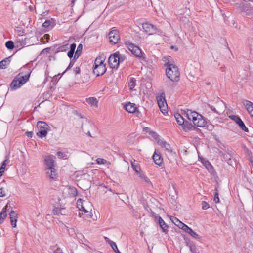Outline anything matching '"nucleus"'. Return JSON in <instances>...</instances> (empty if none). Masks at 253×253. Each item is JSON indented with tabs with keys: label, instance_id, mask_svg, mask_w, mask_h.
Returning <instances> with one entry per match:
<instances>
[{
	"label": "nucleus",
	"instance_id": "obj_1",
	"mask_svg": "<svg viewBox=\"0 0 253 253\" xmlns=\"http://www.w3.org/2000/svg\"><path fill=\"white\" fill-rule=\"evenodd\" d=\"M183 115L190 121H192L193 125L199 127H204L207 124L203 116L197 112L191 110H184Z\"/></svg>",
	"mask_w": 253,
	"mask_h": 253
},
{
	"label": "nucleus",
	"instance_id": "obj_2",
	"mask_svg": "<svg viewBox=\"0 0 253 253\" xmlns=\"http://www.w3.org/2000/svg\"><path fill=\"white\" fill-rule=\"evenodd\" d=\"M55 157L53 155H48L44 157V161L47 167L46 174L47 176L52 179H55L57 177V173L54 168Z\"/></svg>",
	"mask_w": 253,
	"mask_h": 253
},
{
	"label": "nucleus",
	"instance_id": "obj_3",
	"mask_svg": "<svg viewBox=\"0 0 253 253\" xmlns=\"http://www.w3.org/2000/svg\"><path fill=\"white\" fill-rule=\"evenodd\" d=\"M30 75V73L25 75L22 73H19L11 82L10 90H14L20 88L29 80Z\"/></svg>",
	"mask_w": 253,
	"mask_h": 253
},
{
	"label": "nucleus",
	"instance_id": "obj_4",
	"mask_svg": "<svg viewBox=\"0 0 253 253\" xmlns=\"http://www.w3.org/2000/svg\"><path fill=\"white\" fill-rule=\"evenodd\" d=\"M166 74L167 77L171 81L177 82L179 80V72L177 67L172 64L167 63Z\"/></svg>",
	"mask_w": 253,
	"mask_h": 253
},
{
	"label": "nucleus",
	"instance_id": "obj_5",
	"mask_svg": "<svg viewBox=\"0 0 253 253\" xmlns=\"http://www.w3.org/2000/svg\"><path fill=\"white\" fill-rule=\"evenodd\" d=\"M125 44L128 49L131 51V53L135 56L137 57H142L143 59L145 58V54L142 52L138 46L128 41H126Z\"/></svg>",
	"mask_w": 253,
	"mask_h": 253
},
{
	"label": "nucleus",
	"instance_id": "obj_6",
	"mask_svg": "<svg viewBox=\"0 0 253 253\" xmlns=\"http://www.w3.org/2000/svg\"><path fill=\"white\" fill-rule=\"evenodd\" d=\"M37 128L39 129L37 133V136L40 138L45 137L47 134V131L49 130L50 126L48 124L43 121H39L37 124Z\"/></svg>",
	"mask_w": 253,
	"mask_h": 253
},
{
	"label": "nucleus",
	"instance_id": "obj_7",
	"mask_svg": "<svg viewBox=\"0 0 253 253\" xmlns=\"http://www.w3.org/2000/svg\"><path fill=\"white\" fill-rule=\"evenodd\" d=\"M93 68V73L97 76L103 75L106 71L105 64L103 63L102 61H98V58L96 59Z\"/></svg>",
	"mask_w": 253,
	"mask_h": 253
},
{
	"label": "nucleus",
	"instance_id": "obj_8",
	"mask_svg": "<svg viewBox=\"0 0 253 253\" xmlns=\"http://www.w3.org/2000/svg\"><path fill=\"white\" fill-rule=\"evenodd\" d=\"M142 28L144 31L149 35L155 34L158 32V30L156 26L149 23H143Z\"/></svg>",
	"mask_w": 253,
	"mask_h": 253
},
{
	"label": "nucleus",
	"instance_id": "obj_9",
	"mask_svg": "<svg viewBox=\"0 0 253 253\" xmlns=\"http://www.w3.org/2000/svg\"><path fill=\"white\" fill-rule=\"evenodd\" d=\"M110 42L115 44L120 41V38L119 31L117 30H113L110 31L108 34Z\"/></svg>",
	"mask_w": 253,
	"mask_h": 253
},
{
	"label": "nucleus",
	"instance_id": "obj_10",
	"mask_svg": "<svg viewBox=\"0 0 253 253\" xmlns=\"http://www.w3.org/2000/svg\"><path fill=\"white\" fill-rule=\"evenodd\" d=\"M117 55H119L118 51L111 55L108 59V63L110 67L116 69H117L119 66V61H117Z\"/></svg>",
	"mask_w": 253,
	"mask_h": 253
},
{
	"label": "nucleus",
	"instance_id": "obj_11",
	"mask_svg": "<svg viewBox=\"0 0 253 253\" xmlns=\"http://www.w3.org/2000/svg\"><path fill=\"white\" fill-rule=\"evenodd\" d=\"M229 117L231 120L235 121L236 124L238 125L239 126L242 130L246 132H249L248 128L246 126L244 123L239 117L237 115H233L230 116Z\"/></svg>",
	"mask_w": 253,
	"mask_h": 253
},
{
	"label": "nucleus",
	"instance_id": "obj_12",
	"mask_svg": "<svg viewBox=\"0 0 253 253\" xmlns=\"http://www.w3.org/2000/svg\"><path fill=\"white\" fill-rule=\"evenodd\" d=\"M182 126L183 130L185 132L191 130H194L196 128L195 126L187 121H184L183 124L181 125Z\"/></svg>",
	"mask_w": 253,
	"mask_h": 253
},
{
	"label": "nucleus",
	"instance_id": "obj_13",
	"mask_svg": "<svg viewBox=\"0 0 253 253\" xmlns=\"http://www.w3.org/2000/svg\"><path fill=\"white\" fill-rule=\"evenodd\" d=\"M157 100L159 108L164 107L167 106V102L165 98V93H162L157 97Z\"/></svg>",
	"mask_w": 253,
	"mask_h": 253
},
{
	"label": "nucleus",
	"instance_id": "obj_14",
	"mask_svg": "<svg viewBox=\"0 0 253 253\" xmlns=\"http://www.w3.org/2000/svg\"><path fill=\"white\" fill-rule=\"evenodd\" d=\"M124 108L129 113H134L136 112L137 110L136 104L134 103H131L130 102L126 103V104L124 106Z\"/></svg>",
	"mask_w": 253,
	"mask_h": 253
},
{
	"label": "nucleus",
	"instance_id": "obj_15",
	"mask_svg": "<svg viewBox=\"0 0 253 253\" xmlns=\"http://www.w3.org/2000/svg\"><path fill=\"white\" fill-rule=\"evenodd\" d=\"M53 213L54 215L59 216L60 215H66V212L65 208H61V206L59 207L57 205V207L55 206V208L53 210Z\"/></svg>",
	"mask_w": 253,
	"mask_h": 253
},
{
	"label": "nucleus",
	"instance_id": "obj_16",
	"mask_svg": "<svg viewBox=\"0 0 253 253\" xmlns=\"http://www.w3.org/2000/svg\"><path fill=\"white\" fill-rule=\"evenodd\" d=\"M158 143L169 153L172 152V149L170 145L166 141L159 139L158 141Z\"/></svg>",
	"mask_w": 253,
	"mask_h": 253
},
{
	"label": "nucleus",
	"instance_id": "obj_17",
	"mask_svg": "<svg viewBox=\"0 0 253 253\" xmlns=\"http://www.w3.org/2000/svg\"><path fill=\"white\" fill-rule=\"evenodd\" d=\"M17 214L13 211H11L9 213L10 222L13 227L16 226V222L17 221Z\"/></svg>",
	"mask_w": 253,
	"mask_h": 253
},
{
	"label": "nucleus",
	"instance_id": "obj_18",
	"mask_svg": "<svg viewBox=\"0 0 253 253\" xmlns=\"http://www.w3.org/2000/svg\"><path fill=\"white\" fill-rule=\"evenodd\" d=\"M10 207V205H9V203H8L5 206V208H3L1 211L0 213V224L2 223L3 222V220L4 218L6 217L7 214H6V210H8V208Z\"/></svg>",
	"mask_w": 253,
	"mask_h": 253
},
{
	"label": "nucleus",
	"instance_id": "obj_19",
	"mask_svg": "<svg viewBox=\"0 0 253 253\" xmlns=\"http://www.w3.org/2000/svg\"><path fill=\"white\" fill-rule=\"evenodd\" d=\"M177 193L176 187L174 185L172 186V188H169V195L171 196V198L173 201H175L177 198Z\"/></svg>",
	"mask_w": 253,
	"mask_h": 253
},
{
	"label": "nucleus",
	"instance_id": "obj_20",
	"mask_svg": "<svg viewBox=\"0 0 253 253\" xmlns=\"http://www.w3.org/2000/svg\"><path fill=\"white\" fill-rule=\"evenodd\" d=\"M158 223L164 232L166 233L168 231V226L165 223L162 217H159Z\"/></svg>",
	"mask_w": 253,
	"mask_h": 253
},
{
	"label": "nucleus",
	"instance_id": "obj_21",
	"mask_svg": "<svg viewBox=\"0 0 253 253\" xmlns=\"http://www.w3.org/2000/svg\"><path fill=\"white\" fill-rule=\"evenodd\" d=\"M11 56L3 59L2 60L0 61V68L4 69L6 68L7 66L9 64L10 62Z\"/></svg>",
	"mask_w": 253,
	"mask_h": 253
},
{
	"label": "nucleus",
	"instance_id": "obj_22",
	"mask_svg": "<svg viewBox=\"0 0 253 253\" xmlns=\"http://www.w3.org/2000/svg\"><path fill=\"white\" fill-rule=\"evenodd\" d=\"M55 25V20L53 18L50 20H46L43 24L42 26L44 28H53Z\"/></svg>",
	"mask_w": 253,
	"mask_h": 253
},
{
	"label": "nucleus",
	"instance_id": "obj_23",
	"mask_svg": "<svg viewBox=\"0 0 253 253\" xmlns=\"http://www.w3.org/2000/svg\"><path fill=\"white\" fill-rule=\"evenodd\" d=\"M153 159L155 163L158 165H160L162 162V159L160 154H157L155 151L154 154L153 155Z\"/></svg>",
	"mask_w": 253,
	"mask_h": 253
},
{
	"label": "nucleus",
	"instance_id": "obj_24",
	"mask_svg": "<svg viewBox=\"0 0 253 253\" xmlns=\"http://www.w3.org/2000/svg\"><path fill=\"white\" fill-rule=\"evenodd\" d=\"M131 167L135 171V172L138 174L140 172L141 168L139 165L138 164L135 160L134 161L131 162Z\"/></svg>",
	"mask_w": 253,
	"mask_h": 253
},
{
	"label": "nucleus",
	"instance_id": "obj_25",
	"mask_svg": "<svg viewBox=\"0 0 253 253\" xmlns=\"http://www.w3.org/2000/svg\"><path fill=\"white\" fill-rule=\"evenodd\" d=\"M83 201H84L82 199H79L77 200V206L80 210L84 211V213H87L88 211L85 209L83 204Z\"/></svg>",
	"mask_w": 253,
	"mask_h": 253
},
{
	"label": "nucleus",
	"instance_id": "obj_26",
	"mask_svg": "<svg viewBox=\"0 0 253 253\" xmlns=\"http://www.w3.org/2000/svg\"><path fill=\"white\" fill-rule=\"evenodd\" d=\"M186 233L189 234L193 237L197 239L199 238V235L194 232L191 228L189 227L188 226L185 227V229L184 230Z\"/></svg>",
	"mask_w": 253,
	"mask_h": 253
},
{
	"label": "nucleus",
	"instance_id": "obj_27",
	"mask_svg": "<svg viewBox=\"0 0 253 253\" xmlns=\"http://www.w3.org/2000/svg\"><path fill=\"white\" fill-rule=\"evenodd\" d=\"M223 159L227 162V163L230 165H232L233 161L231 159V156L229 153H222V154Z\"/></svg>",
	"mask_w": 253,
	"mask_h": 253
},
{
	"label": "nucleus",
	"instance_id": "obj_28",
	"mask_svg": "<svg viewBox=\"0 0 253 253\" xmlns=\"http://www.w3.org/2000/svg\"><path fill=\"white\" fill-rule=\"evenodd\" d=\"M243 104L249 112L250 111L253 110V103L252 102L248 100H244Z\"/></svg>",
	"mask_w": 253,
	"mask_h": 253
},
{
	"label": "nucleus",
	"instance_id": "obj_29",
	"mask_svg": "<svg viewBox=\"0 0 253 253\" xmlns=\"http://www.w3.org/2000/svg\"><path fill=\"white\" fill-rule=\"evenodd\" d=\"M86 102L92 106H96L97 105L98 101L96 98L89 97L86 99Z\"/></svg>",
	"mask_w": 253,
	"mask_h": 253
},
{
	"label": "nucleus",
	"instance_id": "obj_30",
	"mask_svg": "<svg viewBox=\"0 0 253 253\" xmlns=\"http://www.w3.org/2000/svg\"><path fill=\"white\" fill-rule=\"evenodd\" d=\"M174 117L175 119L176 120L177 122L179 125H181L182 124H183L184 122V119L183 116L179 113H176L174 115Z\"/></svg>",
	"mask_w": 253,
	"mask_h": 253
},
{
	"label": "nucleus",
	"instance_id": "obj_31",
	"mask_svg": "<svg viewBox=\"0 0 253 253\" xmlns=\"http://www.w3.org/2000/svg\"><path fill=\"white\" fill-rule=\"evenodd\" d=\"M171 80L166 82V89L169 90H172L175 87L174 84Z\"/></svg>",
	"mask_w": 253,
	"mask_h": 253
},
{
	"label": "nucleus",
	"instance_id": "obj_32",
	"mask_svg": "<svg viewBox=\"0 0 253 253\" xmlns=\"http://www.w3.org/2000/svg\"><path fill=\"white\" fill-rule=\"evenodd\" d=\"M68 49V44H66L65 45H62L59 47L57 50L55 51V53H58L59 52H65Z\"/></svg>",
	"mask_w": 253,
	"mask_h": 253
},
{
	"label": "nucleus",
	"instance_id": "obj_33",
	"mask_svg": "<svg viewBox=\"0 0 253 253\" xmlns=\"http://www.w3.org/2000/svg\"><path fill=\"white\" fill-rule=\"evenodd\" d=\"M5 46L8 49H13L14 48V44L12 41L9 40L6 42Z\"/></svg>",
	"mask_w": 253,
	"mask_h": 253
},
{
	"label": "nucleus",
	"instance_id": "obj_34",
	"mask_svg": "<svg viewBox=\"0 0 253 253\" xmlns=\"http://www.w3.org/2000/svg\"><path fill=\"white\" fill-rule=\"evenodd\" d=\"M83 49V45L82 44H80L77 47V49L76 50V51L75 53V57H79L80 56L81 54L82 51Z\"/></svg>",
	"mask_w": 253,
	"mask_h": 253
},
{
	"label": "nucleus",
	"instance_id": "obj_35",
	"mask_svg": "<svg viewBox=\"0 0 253 253\" xmlns=\"http://www.w3.org/2000/svg\"><path fill=\"white\" fill-rule=\"evenodd\" d=\"M79 57H75V55H74V58L70 61V63H69L68 67L66 68V69L63 72V73H65L66 71L69 70L71 67H73V66L74 65V64L75 62V61H76V60Z\"/></svg>",
	"mask_w": 253,
	"mask_h": 253
},
{
	"label": "nucleus",
	"instance_id": "obj_36",
	"mask_svg": "<svg viewBox=\"0 0 253 253\" xmlns=\"http://www.w3.org/2000/svg\"><path fill=\"white\" fill-rule=\"evenodd\" d=\"M136 80L134 78H132L130 79L128 85L130 88V89H132L135 86Z\"/></svg>",
	"mask_w": 253,
	"mask_h": 253
},
{
	"label": "nucleus",
	"instance_id": "obj_37",
	"mask_svg": "<svg viewBox=\"0 0 253 253\" xmlns=\"http://www.w3.org/2000/svg\"><path fill=\"white\" fill-rule=\"evenodd\" d=\"M137 175L139 176V177L140 178L142 179L145 182H146L147 183H150V181L149 179L146 176H145L143 173L140 172Z\"/></svg>",
	"mask_w": 253,
	"mask_h": 253
},
{
	"label": "nucleus",
	"instance_id": "obj_38",
	"mask_svg": "<svg viewBox=\"0 0 253 253\" xmlns=\"http://www.w3.org/2000/svg\"><path fill=\"white\" fill-rule=\"evenodd\" d=\"M186 244L189 246L190 251L192 253H197L196 252V247L194 244H190L189 245L188 243L186 241Z\"/></svg>",
	"mask_w": 253,
	"mask_h": 253
},
{
	"label": "nucleus",
	"instance_id": "obj_39",
	"mask_svg": "<svg viewBox=\"0 0 253 253\" xmlns=\"http://www.w3.org/2000/svg\"><path fill=\"white\" fill-rule=\"evenodd\" d=\"M117 61H119V64L123 62L126 59V57L124 55L121 54L119 52V55H117Z\"/></svg>",
	"mask_w": 253,
	"mask_h": 253
},
{
	"label": "nucleus",
	"instance_id": "obj_40",
	"mask_svg": "<svg viewBox=\"0 0 253 253\" xmlns=\"http://www.w3.org/2000/svg\"><path fill=\"white\" fill-rule=\"evenodd\" d=\"M170 220L176 226L180 222V221L175 217H171Z\"/></svg>",
	"mask_w": 253,
	"mask_h": 253
},
{
	"label": "nucleus",
	"instance_id": "obj_41",
	"mask_svg": "<svg viewBox=\"0 0 253 253\" xmlns=\"http://www.w3.org/2000/svg\"><path fill=\"white\" fill-rule=\"evenodd\" d=\"M201 205L203 210H207L210 207L209 204L206 201H202Z\"/></svg>",
	"mask_w": 253,
	"mask_h": 253
},
{
	"label": "nucleus",
	"instance_id": "obj_42",
	"mask_svg": "<svg viewBox=\"0 0 253 253\" xmlns=\"http://www.w3.org/2000/svg\"><path fill=\"white\" fill-rule=\"evenodd\" d=\"M17 47H23L25 45V41L22 40L21 41H18L16 42Z\"/></svg>",
	"mask_w": 253,
	"mask_h": 253
},
{
	"label": "nucleus",
	"instance_id": "obj_43",
	"mask_svg": "<svg viewBox=\"0 0 253 253\" xmlns=\"http://www.w3.org/2000/svg\"><path fill=\"white\" fill-rule=\"evenodd\" d=\"M177 226L183 230H184L185 229V227H186L187 225L180 221L179 224H178Z\"/></svg>",
	"mask_w": 253,
	"mask_h": 253
},
{
	"label": "nucleus",
	"instance_id": "obj_44",
	"mask_svg": "<svg viewBox=\"0 0 253 253\" xmlns=\"http://www.w3.org/2000/svg\"><path fill=\"white\" fill-rule=\"evenodd\" d=\"M96 162L98 164H104L106 162V160L102 158H97Z\"/></svg>",
	"mask_w": 253,
	"mask_h": 253
},
{
	"label": "nucleus",
	"instance_id": "obj_45",
	"mask_svg": "<svg viewBox=\"0 0 253 253\" xmlns=\"http://www.w3.org/2000/svg\"><path fill=\"white\" fill-rule=\"evenodd\" d=\"M112 248L113 250V251L116 253H121L119 250L118 249L117 245L116 243H113V246H112Z\"/></svg>",
	"mask_w": 253,
	"mask_h": 253
},
{
	"label": "nucleus",
	"instance_id": "obj_46",
	"mask_svg": "<svg viewBox=\"0 0 253 253\" xmlns=\"http://www.w3.org/2000/svg\"><path fill=\"white\" fill-rule=\"evenodd\" d=\"M213 200L216 203L219 202V198L217 192L215 193Z\"/></svg>",
	"mask_w": 253,
	"mask_h": 253
},
{
	"label": "nucleus",
	"instance_id": "obj_47",
	"mask_svg": "<svg viewBox=\"0 0 253 253\" xmlns=\"http://www.w3.org/2000/svg\"><path fill=\"white\" fill-rule=\"evenodd\" d=\"M74 114L76 116L79 117L80 118H85V117L84 116H83L80 113L78 112L77 111H75L74 112ZM86 121H87V119L86 118Z\"/></svg>",
	"mask_w": 253,
	"mask_h": 253
},
{
	"label": "nucleus",
	"instance_id": "obj_48",
	"mask_svg": "<svg viewBox=\"0 0 253 253\" xmlns=\"http://www.w3.org/2000/svg\"><path fill=\"white\" fill-rule=\"evenodd\" d=\"M6 195L5 192L3 190V188L1 187L0 188V197H3Z\"/></svg>",
	"mask_w": 253,
	"mask_h": 253
},
{
	"label": "nucleus",
	"instance_id": "obj_49",
	"mask_svg": "<svg viewBox=\"0 0 253 253\" xmlns=\"http://www.w3.org/2000/svg\"><path fill=\"white\" fill-rule=\"evenodd\" d=\"M104 238H105L106 242H107L110 245L111 247H112V246H113V243H115L114 242L110 240L108 238H107L106 237H105Z\"/></svg>",
	"mask_w": 253,
	"mask_h": 253
},
{
	"label": "nucleus",
	"instance_id": "obj_50",
	"mask_svg": "<svg viewBox=\"0 0 253 253\" xmlns=\"http://www.w3.org/2000/svg\"><path fill=\"white\" fill-rule=\"evenodd\" d=\"M57 156L60 157V158H64L65 156H66V155L65 154H64V153L61 152V151H58L57 153Z\"/></svg>",
	"mask_w": 253,
	"mask_h": 253
},
{
	"label": "nucleus",
	"instance_id": "obj_51",
	"mask_svg": "<svg viewBox=\"0 0 253 253\" xmlns=\"http://www.w3.org/2000/svg\"><path fill=\"white\" fill-rule=\"evenodd\" d=\"M160 109L163 114H165L168 112V108L167 106H165V107L163 108H160Z\"/></svg>",
	"mask_w": 253,
	"mask_h": 253
},
{
	"label": "nucleus",
	"instance_id": "obj_52",
	"mask_svg": "<svg viewBox=\"0 0 253 253\" xmlns=\"http://www.w3.org/2000/svg\"><path fill=\"white\" fill-rule=\"evenodd\" d=\"M152 217L154 218L155 220H159V217H161L160 216L157 215L154 212H153L152 213Z\"/></svg>",
	"mask_w": 253,
	"mask_h": 253
},
{
	"label": "nucleus",
	"instance_id": "obj_53",
	"mask_svg": "<svg viewBox=\"0 0 253 253\" xmlns=\"http://www.w3.org/2000/svg\"><path fill=\"white\" fill-rule=\"evenodd\" d=\"M76 47V44L75 43H72L70 45V50L75 52Z\"/></svg>",
	"mask_w": 253,
	"mask_h": 253
},
{
	"label": "nucleus",
	"instance_id": "obj_54",
	"mask_svg": "<svg viewBox=\"0 0 253 253\" xmlns=\"http://www.w3.org/2000/svg\"><path fill=\"white\" fill-rule=\"evenodd\" d=\"M74 53V51L69 50L67 53V55L70 58H71L73 57Z\"/></svg>",
	"mask_w": 253,
	"mask_h": 253
},
{
	"label": "nucleus",
	"instance_id": "obj_55",
	"mask_svg": "<svg viewBox=\"0 0 253 253\" xmlns=\"http://www.w3.org/2000/svg\"><path fill=\"white\" fill-rule=\"evenodd\" d=\"M74 71L76 74H79L80 72V68L79 67H76L74 68Z\"/></svg>",
	"mask_w": 253,
	"mask_h": 253
},
{
	"label": "nucleus",
	"instance_id": "obj_56",
	"mask_svg": "<svg viewBox=\"0 0 253 253\" xmlns=\"http://www.w3.org/2000/svg\"><path fill=\"white\" fill-rule=\"evenodd\" d=\"M208 106L211 109V110L213 111L214 112L218 113L217 111L216 110V108L214 106L211 105H208Z\"/></svg>",
	"mask_w": 253,
	"mask_h": 253
},
{
	"label": "nucleus",
	"instance_id": "obj_57",
	"mask_svg": "<svg viewBox=\"0 0 253 253\" xmlns=\"http://www.w3.org/2000/svg\"><path fill=\"white\" fill-rule=\"evenodd\" d=\"M26 135L28 137L31 138L33 136V132L32 131L27 132Z\"/></svg>",
	"mask_w": 253,
	"mask_h": 253
},
{
	"label": "nucleus",
	"instance_id": "obj_58",
	"mask_svg": "<svg viewBox=\"0 0 253 253\" xmlns=\"http://www.w3.org/2000/svg\"><path fill=\"white\" fill-rule=\"evenodd\" d=\"M54 253H63L60 248H57L55 251Z\"/></svg>",
	"mask_w": 253,
	"mask_h": 253
},
{
	"label": "nucleus",
	"instance_id": "obj_59",
	"mask_svg": "<svg viewBox=\"0 0 253 253\" xmlns=\"http://www.w3.org/2000/svg\"><path fill=\"white\" fill-rule=\"evenodd\" d=\"M207 166H206V168L207 169H209V168H212L211 165L208 161L207 162Z\"/></svg>",
	"mask_w": 253,
	"mask_h": 253
},
{
	"label": "nucleus",
	"instance_id": "obj_60",
	"mask_svg": "<svg viewBox=\"0 0 253 253\" xmlns=\"http://www.w3.org/2000/svg\"><path fill=\"white\" fill-rule=\"evenodd\" d=\"M86 134H87L88 136H89L90 137H92L90 134V132L89 131H87V133H86Z\"/></svg>",
	"mask_w": 253,
	"mask_h": 253
},
{
	"label": "nucleus",
	"instance_id": "obj_61",
	"mask_svg": "<svg viewBox=\"0 0 253 253\" xmlns=\"http://www.w3.org/2000/svg\"><path fill=\"white\" fill-rule=\"evenodd\" d=\"M249 113L251 114V115L252 117H253V110H252V111H250Z\"/></svg>",
	"mask_w": 253,
	"mask_h": 253
},
{
	"label": "nucleus",
	"instance_id": "obj_62",
	"mask_svg": "<svg viewBox=\"0 0 253 253\" xmlns=\"http://www.w3.org/2000/svg\"><path fill=\"white\" fill-rule=\"evenodd\" d=\"M44 37H45L46 39H47V38H49V35L48 34H45V35H44Z\"/></svg>",
	"mask_w": 253,
	"mask_h": 253
},
{
	"label": "nucleus",
	"instance_id": "obj_63",
	"mask_svg": "<svg viewBox=\"0 0 253 253\" xmlns=\"http://www.w3.org/2000/svg\"><path fill=\"white\" fill-rule=\"evenodd\" d=\"M3 183H4V184H6V181L3 180L1 182V184H3Z\"/></svg>",
	"mask_w": 253,
	"mask_h": 253
},
{
	"label": "nucleus",
	"instance_id": "obj_64",
	"mask_svg": "<svg viewBox=\"0 0 253 253\" xmlns=\"http://www.w3.org/2000/svg\"><path fill=\"white\" fill-rule=\"evenodd\" d=\"M251 163L252 166L253 168V160L251 161Z\"/></svg>",
	"mask_w": 253,
	"mask_h": 253
}]
</instances>
